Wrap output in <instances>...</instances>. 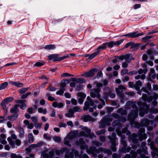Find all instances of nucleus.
<instances>
[{"label": "nucleus", "mask_w": 158, "mask_h": 158, "mask_svg": "<svg viewBox=\"0 0 158 158\" xmlns=\"http://www.w3.org/2000/svg\"><path fill=\"white\" fill-rule=\"evenodd\" d=\"M23 123L25 126L26 125L27 126V128L28 129H32L34 127L33 124L32 123H30L27 120H24Z\"/></svg>", "instance_id": "obj_33"}, {"label": "nucleus", "mask_w": 158, "mask_h": 158, "mask_svg": "<svg viewBox=\"0 0 158 158\" xmlns=\"http://www.w3.org/2000/svg\"><path fill=\"white\" fill-rule=\"evenodd\" d=\"M96 69H93L90 70L88 72H86L82 75V76H84L86 77H90L93 76L95 74V72Z\"/></svg>", "instance_id": "obj_26"}, {"label": "nucleus", "mask_w": 158, "mask_h": 158, "mask_svg": "<svg viewBox=\"0 0 158 158\" xmlns=\"http://www.w3.org/2000/svg\"><path fill=\"white\" fill-rule=\"evenodd\" d=\"M145 130L143 128H141L138 133V135L135 133H133L131 137L134 143H137L138 140L142 141L147 138V135L144 133Z\"/></svg>", "instance_id": "obj_8"}, {"label": "nucleus", "mask_w": 158, "mask_h": 158, "mask_svg": "<svg viewBox=\"0 0 158 158\" xmlns=\"http://www.w3.org/2000/svg\"><path fill=\"white\" fill-rule=\"evenodd\" d=\"M64 90L65 89H64L63 88H61L59 90L57 91L56 92V94H57L61 95L64 93Z\"/></svg>", "instance_id": "obj_52"}, {"label": "nucleus", "mask_w": 158, "mask_h": 158, "mask_svg": "<svg viewBox=\"0 0 158 158\" xmlns=\"http://www.w3.org/2000/svg\"><path fill=\"white\" fill-rule=\"evenodd\" d=\"M31 94V93L30 92H28L26 93L25 94H23L21 97V98L22 99H25L29 95H30Z\"/></svg>", "instance_id": "obj_53"}, {"label": "nucleus", "mask_w": 158, "mask_h": 158, "mask_svg": "<svg viewBox=\"0 0 158 158\" xmlns=\"http://www.w3.org/2000/svg\"><path fill=\"white\" fill-rule=\"evenodd\" d=\"M67 112L65 114V115L67 117L71 118L74 117V115L72 109H70L67 110Z\"/></svg>", "instance_id": "obj_31"}, {"label": "nucleus", "mask_w": 158, "mask_h": 158, "mask_svg": "<svg viewBox=\"0 0 158 158\" xmlns=\"http://www.w3.org/2000/svg\"><path fill=\"white\" fill-rule=\"evenodd\" d=\"M29 89V88H23L19 89V93L20 94H23L25 93Z\"/></svg>", "instance_id": "obj_46"}, {"label": "nucleus", "mask_w": 158, "mask_h": 158, "mask_svg": "<svg viewBox=\"0 0 158 158\" xmlns=\"http://www.w3.org/2000/svg\"><path fill=\"white\" fill-rule=\"evenodd\" d=\"M64 105V104L62 103H58L56 102H54L53 103L52 106L55 108L57 107L60 108L63 107Z\"/></svg>", "instance_id": "obj_32"}, {"label": "nucleus", "mask_w": 158, "mask_h": 158, "mask_svg": "<svg viewBox=\"0 0 158 158\" xmlns=\"http://www.w3.org/2000/svg\"><path fill=\"white\" fill-rule=\"evenodd\" d=\"M106 131L105 129H102L100 131H98L96 132V134L97 135H99L101 134H104Z\"/></svg>", "instance_id": "obj_59"}, {"label": "nucleus", "mask_w": 158, "mask_h": 158, "mask_svg": "<svg viewBox=\"0 0 158 158\" xmlns=\"http://www.w3.org/2000/svg\"><path fill=\"white\" fill-rule=\"evenodd\" d=\"M155 72V70L153 69H150V72L148 73V76L149 77V78H150V77Z\"/></svg>", "instance_id": "obj_62"}, {"label": "nucleus", "mask_w": 158, "mask_h": 158, "mask_svg": "<svg viewBox=\"0 0 158 158\" xmlns=\"http://www.w3.org/2000/svg\"><path fill=\"white\" fill-rule=\"evenodd\" d=\"M64 152H66L65 155V158H73L74 156L73 153L74 154L75 158H89V157L85 154L83 155L82 153H81L80 154H79L78 152L76 150H73L72 152H71L69 155L68 154V148L66 147L64 148H62L60 151V152L63 153Z\"/></svg>", "instance_id": "obj_6"}, {"label": "nucleus", "mask_w": 158, "mask_h": 158, "mask_svg": "<svg viewBox=\"0 0 158 158\" xmlns=\"http://www.w3.org/2000/svg\"><path fill=\"white\" fill-rule=\"evenodd\" d=\"M131 54H127L125 56L124 59L127 62L130 63L132 60H133Z\"/></svg>", "instance_id": "obj_34"}, {"label": "nucleus", "mask_w": 158, "mask_h": 158, "mask_svg": "<svg viewBox=\"0 0 158 158\" xmlns=\"http://www.w3.org/2000/svg\"><path fill=\"white\" fill-rule=\"evenodd\" d=\"M48 89L49 91H54L56 90V89L54 87L50 86L48 88Z\"/></svg>", "instance_id": "obj_63"}, {"label": "nucleus", "mask_w": 158, "mask_h": 158, "mask_svg": "<svg viewBox=\"0 0 158 158\" xmlns=\"http://www.w3.org/2000/svg\"><path fill=\"white\" fill-rule=\"evenodd\" d=\"M139 44H133L131 46V48L133 49V51H136L138 48Z\"/></svg>", "instance_id": "obj_45"}, {"label": "nucleus", "mask_w": 158, "mask_h": 158, "mask_svg": "<svg viewBox=\"0 0 158 158\" xmlns=\"http://www.w3.org/2000/svg\"><path fill=\"white\" fill-rule=\"evenodd\" d=\"M44 48L46 49L53 50L55 49L56 47L54 45L50 44L46 45Z\"/></svg>", "instance_id": "obj_37"}, {"label": "nucleus", "mask_w": 158, "mask_h": 158, "mask_svg": "<svg viewBox=\"0 0 158 158\" xmlns=\"http://www.w3.org/2000/svg\"><path fill=\"white\" fill-rule=\"evenodd\" d=\"M107 47V44L106 43L102 44L99 46L97 48V51H99V52L101 50L104 49Z\"/></svg>", "instance_id": "obj_38"}, {"label": "nucleus", "mask_w": 158, "mask_h": 158, "mask_svg": "<svg viewBox=\"0 0 158 158\" xmlns=\"http://www.w3.org/2000/svg\"><path fill=\"white\" fill-rule=\"evenodd\" d=\"M123 40H120L116 41H110V42L106 43L107 47L112 48L114 46H118L123 41Z\"/></svg>", "instance_id": "obj_23"}, {"label": "nucleus", "mask_w": 158, "mask_h": 158, "mask_svg": "<svg viewBox=\"0 0 158 158\" xmlns=\"http://www.w3.org/2000/svg\"><path fill=\"white\" fill-rule=\"evenodd\" d=\"M76 145L79 146L81 149H85L88 153L91 154L95 157H97V155L95 154V153H99L100 152H103L108 155H110L111 154V152L110 150L105 148L103 149L100 148L98 149L91 147L89 148V149H88V146L85 144V141L81 138L79 139V142H76Z\"/></svg>", "instance_id": "obj_3"}, {"label": "nucleus", "mask_w": 158, "mask_h": 158, "mask_svg": "<svg viewBox=\"0 0 158 158\" xmlns=\"http://www.w3.org/2000/svg\"><path fill=\"white\" fill-rule=\"evenodd\" d=\"M72 110L73 113L75 112H81V108L78 106H75L74 107L73 109H72Z\"/></svg>", "instance_id": "obj_48"}, {"label": "nucleus", "mask_w": 158, "mask_h": 158, "mask_svg": "<svg viewBox=\"0 0 158 158\" xmlns=\"http://www.w3.org/2000/svg\"><path fill=\"white\" fill-rule=\"evenodd\" d=\"M143 34V33H138L137 32H132L129 33V38H135L138 37Z\"/></svg>", "instance_id": "obj_28"}, {"label": "nucleus", "mask_w": 158, "mask_h": 158, "mask_svg": "<svg viewBox=\"0 0 158 158\" xmlns=\"http://www.w3.org/2000/svg\"><path fill=\"white\" fill-rule=\"evenodd\" d=\"M148 145L150 146V148L152 151L151 154L152 156V158H158V148H156L154 145V143L151 141L150 139L148 140Z\"/></svg>", "instance_id": "obj_12"}, {"label": "nucleus", "mask_w": 158, "mask_h": 158, "mask_svg": "<svg viewBox=\"0 0 158 158\" xmlns=\"http://www.w3.org/2000/svg\"><path fill=\"white\" fill-rule=\"evenodd\" d=\"M156 121H158V115L154 120H151L149 121L147 118L143 120L140 122V126L142 127L148 126V130L151 131L153 129V127L155 126V123Z\"/></svg>", "instance_id": "obj_9"}, {"label": "nucleus", "mask_w": 158, "mask_h": 158, "mask_svg": "<svg viewBox=\"0 0 158 158\" xmlns=\"http://www.w3.org/2000/svg\"><path fill=\"white\" fill-rule=\"evenodd\" d=\"M42 143L43 142H41L36 144H32L29 146V148H27L26 150L27 152H30L31 150L33 149L34 148L40 146Z\"/></svg>", "instance_id": "obj_27"}, {"label": "nucleus", "mask_w": 158, "mask_h": 158, "mask_svg": "<svg viewBox=\"0 0 158 158\" xmlns=\"http://www.w3.org/2000/svg\"><path fill=\"white\" fill-rule=\"evenodd\" d=\"M10 138H11V139L14 140H16L17 139V137L16 135L14 134H12L11 135L10 137Z\"/></svg>", "instance_id": "obj_64"}, {"label": "nucleus", "mask_w": 158, "mask_h": 158, "mask_svg": "<svg viewBox=\"0 0 158 158\" xmlns=\"http://www.w3.org/2000/svg\"><path fill=\"white\" fill-rule=\"evenodd\" d=\"M119 115L116 113H113L111 115L105 116L99 122V127L103 128L106 125L110 126V122L112 120V117L117 118L119 117Z\"/></svg>", "instance_id": "obj_7"}, {"label": "nucleus", "mask_w": 158, "mask_h": 158, "mask_svg": "<svg viewBox=\"0 0 158 158\" xmlns=\"http://www.w3.org/2000/svg\"><path fill=\"white\" fill-rule=\"evenodd\" d=\"M54 141L57 142H59L61 140V138L60 137L55 136L53 138Z\"/></svg>", "instance_id": "obj_58"}, {"label": "nucleus", "mask_w": 158, "mask_h": 158, "mask_svg": "<svg viewBox=\"0 0 158 158\" xmlns=\"http://www.w3.org/2000/svg\"><path fill=\"white\" fill-rule=\"evenodd\" d=\"M54 154V151H49V150H47L42 152L41 156L44 158H53Z\"/></svg>", "instance_id": "obj_20"}, {"label": "nucleus", "mask_w": 158, "mask_h": 158, "mask_svg": "<svg viewBox=\"0 0 158 158\" xmlns=\"http://www.w3.org/2000/svg\"><path fill=\"white\" fill-rule=\"evenodd\" d=\"M74 76L73 75H71V74H69L68 73H63L61 75V77H68V76L71 77V76Z\"/></svg>", "instance_id": "obj_57"}, {"label": "nucleus", "mask_w": 158, "mask_h": 158, "mask_svg": "<svg viewBox=\"0 0 158 158\" xmlns=\"http://www.w3.org/2000/svg\"><path fill=\"white\" fill-rule=\"evenodd\" d=\"M38 111L39 113L46 114L47 113V110L46 108L43 109L42 108H39L38 109Z\"/></svg>", "instance_id": "obj_43"}, {"label": "nucleus", "mask_w": 158, "mask_h": 158, "mask_svg": "<svg viewBox=\"0 0 158 158\" xmlns=\"http://www.w3.org/2000/svg\"><path fill=\"white\" fill-rule=\"evenodd\" d=\"M117 113L120 114L121 115H125L127 114V112L123 108H120L117 110Z\"/></svg>", "instance_id": "obj_36"}, {"label": "nucleus", "mask_w": 158, "mask_h": 158, "mask_svg": "<svg viewBox=\"0 0 158 158\" xmlns=\"http://www.w3.org/2000/svg\"><path fill=\"white\" fill-rule=\"evenodd\" d=\"M147 72V69L146 68L144 69L143 70L142 69H139L138 71L139 74L135 77V79L136 80L139 79H141V80L144 79L145 78V74Z\"/></svg>", "instance_id": "obj_15"}, {"label": "nucleus", "mask_w": 158, "mask_h": 158, "mask_svg": "<svg viewBox=\"0 0 158 158\" xmlns=\"http://www.w3.org/2000/svg\"><path fill=\"white\" fill-rule=\"evenodd\" d=\"M68 56H65L61 57H58V54H54L49 55L48 57L50 60H53L54 61H60L68 58Z\"/></svg>", "instance_id": "obj_16"}, {"label": "nucleus", "mask_w": 158, "mask_h": 158, "mask_svg": "<svg viewBox=\"0 0 158 158\" xmlns=\"http://www.w3.org/2000/svg\"><path fill=\"white\" fill-rule=\"evenodd\" d=\"M8 83L7 82H5L2 84L0 86V90L4 89H5L8 85Z\"/></svg>", "instance_id": "obj_47"}, {"label": "nucleus", "mask_w": 158, "mask_h": 158, "mask_svg": "<svg viewBox=\"0 0 158 158\" xmlns=\"http://www.w3.org/2000/svg\"><path fill=\"white\" fill-rule=\"evenodd\" d=\"M128 72V70L126 69H123L121 72V75H123L127 73Z\"/></svg>", "instance_id": "obj_61"}, {"label": "nucleus", "mask_w": 158, "mask_h": 158, "mask_svg": "<svg viewBox=\"0 0 158 158\" xmlns=\"http://www.w3.org/2000/svg\"><path fill=\"white\" fill-rule=\"evenodd\" d=\"M76 81L79 83H82L85 82V80L83 78H79L76 80Z\"/></svg>", "instance_id": "obj_55"}, {"label": "nucleus", "mask_w": 158, "mask_h": 158, "mask_svg": "<svg viewBox=\"0 0 158 158\" xmlns=\"http://www.w3.org/2000/svg\"><path fill=\"white\" fill-rule=\"evenodd\" d=\"M13 100V98L10 97L5 99L2 101L1 103V105L2 106L3 109L6 111V112H7L6 108V105L9 102L12 101Z\"/></svg>", "instance_id": "obj_22"}, {"label": "nucleus", "mask_w": 158, "mask_h": 158, "mask_svg": "<svg viewBox=\"0 0 158 158\" xmlns=\"http://www.w3.org/2000/svg\"><path fill=\"white\" fill-rule=\"evenodd\" d=\"M109 138L112 144L111 148L112 151L115 152L116 150V148L115 147L116 145V134L115 133H113L111 136H110Z\"/></svg>", "instance_id": "obj_18"}, {"label": "nucleus", "mask_w": 158, "mask_h": 158, "mask_svg": "<svg viewBox=\"0 0 158 158\" xmlns=\"http://www.w3.org/2000/svg\"><path fill=\"white\" fill-rule=\"evenodd\" d=\"M11 158H23L22 156L18 155H17L15 153H12L10 155Z\"/></svg>", "instance_id": "obj_44"}, {"label": "nucleus", "mask_w": 158, "mask_h": 158, "mask_svg": "<svg viewBox=\"0 0 158 158\" xmlns=\"http://www.w3.org/2000/svg\"><path fill=\"white\" fill-rule=\"evenodd\" d=\"M142 90L146 93V94H143V100L145 101L150 102L153 99L154 100L153 101L152 103L154 105H156L157 102L155 100L158 98V95L154 93L150 94L149 93L148 91H151V86L150 83L149 82L147 84V87H143Z\"/></svg>", "instance_id": "obj_5"}, {"label": "nucleus", "mask_w": 158, "mask_h": 158, "mask_svg": "<svg viewBox=\"0 0 158 158\" xmlns=\"http://www.w3.org/2000/svg\"><path fill=\"white\" fill-rule=\"evenodd\" d=\"M137 153L140 155V158L138 157L137 158H150L148 156H145L143 154H140L142 153L141 150L140 149H139L137 150ZM137 156V153L136 152L133 153L132 154L131 157L130 155L127 154L124 157V158H136V156Z\"/></svg>", "instance_id": "obj_17"}, {"label": "nucleus", "mask_w": 158, "mask_h": 158, "mask_svg": "<svg viewBox=\"0 0 158 158\" xmlns=\"http://www.w3.org/2000/svg\"><path fill=\"white\" fill-rule=\"evenodd\" d=\"M99 100L102 103V105L101 104H99L98 106V109H100L103 106H104L105 105V101L102 99L99 98Z\"/></svg>", "instance_id": "obj_42"}, {"label": "nucleus", "mask_w": 158, "mask_h": 158, "mask_svg": "<svg viewBox=\"0 0 158 158\" xmlns=\"http://www.w3.org/2000/svg\"><path fill=\"white\" fill-rule=\"evenodd\" d=\"M104 90L105 91L104 94L105 96H103V98L104 99L106 100L108 98V96L109 94L110 97L112 98H113L115 97V94L114 93L110 94V90L109 87H106Z\"/></svg>", "instance_id": "obj_19"}, {"label": "nucleus", "mask_w": 158, "mask_h": 158, "mask_svg": "<svg viewBox=\"0 0 158 158\" xmlns=\"http://www.w3.org/2000/svg\"><path fill=\"white\" fill-rule=\"evenodd\" d=\"M99 53V51H97L91 55H90L89 57V59H92L94 58L95 56H96Z\"/></svg>", "instance_id": "obj_41"}, {"label": "nucleus", "mask_w": 158, "mask_h": 158, "mask_svg": "<svg viewBox=\"0 0 158 158\" xmlns=\"http://www.w3.org/2000/svg\"><path fill=\"white\" fill-rule=\"evenodd\" d=\"M95 84H96L97 88L91 89L90 95L92 98H99L101 96L100 94L101 89L99 88L102 86L103 84L102 83H97V82H95Z\"/></svg>", "instance_id": "obj_10"}, {"label": "nucleus", "mask_w": 158, "mask_h": 158, "mask_svg": "<svg viewBox=\"0 0 158 158\" xmlns=\"http://www.w3.org/2000/svg\"><path fill=\"white\" fill-rule=\"evenodd\" d=\"M6 136L4 134H1L0 135V143H1L5 144L7 143V142L6 140Z\"/></svg>", "instance_id": "obj_30"}, {"label": "nucleus", "mask_w": 158, "mask_h": 158, "mask_svg": "<svg viewBox=\"0 0 158 158\" xmlns=\"http://www.w3.org/2000/svg\"><path fill=\"white\" fill-rule=\"evenodd\" d=\"M29 141L30 143L33 142L34 138L32 134L31 133H29L28 135Z\"/></svg>", "instance_id": "obj_50"}, {"label": "nucleus", "mask_w": 158, "mask_h": 158, "mask_svg": "<svg viewBox=\"0 0 158 158\" xmlns=\"http://www.w3.org/2000/svg\"><path fill=\"white\" fill-rule=\"evenodd\" d=\"M18 117V115L16 114H15L11 116H8V118L9 120L10 121H14Z\"/></svg>", "instance_id": "obj_40"}, {"label": "nucleus", "mask_w": 158, "mask_h": 158, "mask_svg": "<svg viewBox=\"0 0 158 158\" xmlns=\"http://www.w3.org/2000/svg\"><path fill=\"white\" fill-rule=\"evenodd\" d=\"M82 118L84 122H88V121L94 122L95 120L94 118H92L88 114L83 115L82 116Z\"/></svg>", "instance_id": "obj_25"}, {"label": "nucleus", "mask_w": 158, "mask_h": 158, "mask_svg": "<svg viewBox=\"0 0 158 158\" xmlns=\"http://www.w3.org/2000/svg\"><path fill=\"white\" fill-rule=\"evenodd\" d=\"M113 126L114 127L118 126V129H117L116 130V131L118 135L121 136V143L123 146V147L121 149H120V152L123 153H126V152H129L130 151L131 148L130 147H128L126 148L127 145L126 142L124 140L125 139V136L124 135H121L122 133H125L127 131V127L124 128L122 130V132L119 131V128H121V126L120 122L119 120H116L113 122Z\"/></svg>", "instance_id": "obj_4"}, {"label": "nucleus", "mask_w": 158, "mask_h": 158, "mask_svg": "<svg viewBox=\"0 0 158 158\" xmlns=\"http://www.w3.org/2000/svg\"><path fill=\"white\" fill-rule=\"evenodd\" d=\"M7 140L12 148H17V147L20 145L21 143L19 139H16L15 141L13 140L10 137L8 138Z\"/></svg>", "instance_id": "obj_14"}, {"label": "nucleus", "mask_w": 158, "mask_h": 158, "mask_svg": "<svg viewBox=\"0 0 158 158\" xmlns=\"http://www.w3.org/2000/svg\"><path fill=\"white\" fill-rule=\"evenodd\" d=\"M77 95L78 97H80L78 100L79 103L80 104H82L84 101V99L86 97V94L83 93H79L77 94Z\"/></svg>", "instance_id": "obj_24"}, {"label": "nucleus", "mask_w": 158, "mask_h": 158, "mask_svg": "<svg viewBox=\"0 0 158 158\" xmlns=\"http://www.w3.org/2000/svg\"><path fill=\"white\" fill-rule=\"evenodd\" d=\"M142 85V82L138 80L136 81L134 85V88L136 90L140 89V86Z\"/></svg>", "instance_id": "obj_35"}, {"label": "nucleus", "mask_w": 158, "mask_h": 158, "mask_svg": "<svg viewBox=\"0 0 158 158\" xmlns=\"http://www.w3.org/2000/svg\"><path fill=\"white\" fill-rule=\"evenodd\" d=\"M125 89L126 88L122 85H119L118 87L115 88L117 94L120 97L121 99V101L122 102L125 100V99H124V92Z\"/></svg>", "instance_id": "obj_13"}, {"label": "nucleus", "mask_w": 158, "mask_h": 158, "mask_svg": "<svg viewBox=\"0 0 158 158\" xmlns=\"http://www.w3.org/2000/svg\"><path fill=\"white\" fill-rule=\"evenodd\" d=\"M35 128L38 129H40L41 128L42 124L38 123L37 122L34 124Z\"/></svg>", "instance_id": "obj_56"}, {"label": "nucleus", "mask_w": 158, "mask_h": 158, "mask_svg": "<svg viewBox=\"0 0 158 158\" xmlns=\"http://www.w3.org/2000/svg\"><path fill=\"white\" fill-rule=\"evenodd\" d=\"M87 101H86L85 103V106L83 107V110L85 111H86L88 110L90 106H93L94 105V102L88 96L87 98Z\"/></svg>", "instance_id": "obj_21"}, {"label": "nucleus", "mask_w": 158, "mask_h": 158, "mask_svg": "<svg viewBox=\"0 0 158 158\" xmlns=\"http://www.w3.org/2000/svg\"><path fill=\"white\" fill-rule=\"evenodd\" d=\"M31 119L34 124L38 122V118L37 117H32L31 118Z\"/></svg>", "instance_id": "obj_51"}, {"label": "nucleus", "mask_w": 158, "mask_h": 158, "mask_svg": "<svg viewBox=\"0 0 158 158\" xmlns=\"http://www.w3.org/2000/svg\"><path fill=\"white\" fill-rule=\"evenodd\" d=\"M9 83L11 85L15 86L16 87L20 88L23 86V84L22 83H20L19 81L14 82L12 81H10Z\"/></svg>", "instance_id": "obj_29"}, {"label": "nucleus", "mask_w": 158, "mask_h": 158, "mask_svg": "<svg viewBox=\"0 0 158 158\" xmlns=\"http://www.w3.org/2000/svg\"><path fill=\"white\" fill-rule=\"evenodd\" d=\"M137 105L139 107V115L141 116H143L145 113L148 112L149 110V106L145 103L142 104L140 102H134L131 101H128L126 103L125 106V108L126 109H127L129 106L131 105H132L133 109L130 114L128 115V118L130 121V124L132 126L139 128H140L139 124L134 121L135 119L138 116V107L136 106Z\"/></svg>", "instance_id": "obj_1"}, {"label": "nucleus", "mask_w": 158, "mask_h": 158, "mask_svg": "<svg viewBox=\"0 0 158 158\" xmlns=\"http://www.w3.org/2000/svg\"><path fill=\"white\" fill-rule=\"evenodd\" d=\"M46 97L48 100L51 101H53L55 100L54 98L52 97L49 94H47L46 95Z\"/></svg>", "instance_id": "obj_49"}, {"label": "nucleus", "mask_w": 158, "mask_h": 158, "mask_svg": "<svg viewBox=\"0 0 158 158\" xmlns=\"http://www.w3.org/2000/svg\"><path fill=\"white\" fill-rule=\"evenodd\" d=\"M82 129L83 131H80L79 133L77 131H74L69 133L64 139V144L70 147L71 146V144L69 143L72 139L73 138L78 137L81 136L85 137H89L90 138L91 136L94 137H96V135L94 133L92 134V135H90V130L87 127H82Z\"/></svg>", "instance_id": "obj_2"}, {"label": "nucleus", "mask_w": 158, "mask_h": 158, "mask_svg": "<svg viewBox=\"0 0 158 158\" xmlns=\"http://www.w3.org/2000/svg\"><path fill=\"white\" fill-rule=\"evenodd\" d=\"M92 145L97 146H100L102 145V143L97 141H94L92 142Z\"/></svg>", "instance_id": "obj_54"}, {"label": "nucleus", "mask_w": 158, "mask_h": 158, "mask_svg": "<svg viewBox=\"0 0 158 158\" xmlns=\"http://www.w3.org/2000/svg\"><path fill=\"white\" fill-rule=\"evenodd\" d=\"M25 100H18L15 101V102L18 103L19 105H15L13 108L10 110V112L13 113H16L18 111V107L19 106L22 109H25L26 107V105L25 102Z\"/></svg>", "instance_id": "obj_11"}, {"label": "nucleus", "mask_w": 158, "mask_h": 158, "mask_svg": "<svg viewBox=\"0 0 158 158\" xmlns=\"http://www.w3.org/2000/svg\"><path fill=\"white\" fill-rule=\"evenodd\" d=\"M18 130L19 133V136L21 137H23L24 133V129L21 127H19Z\"/></svg>", "instance_id": "obj_39"}, {"label": "nucleus", "mask_w": 158, "mask_h": 158, "mask_svg": "<svg viewBox=\"0 0 158 158\" xmlns=\"http://www.w3.org/2000/svg\"><path fill=\"white\" fill-rule=\"evenodd\" d=\"M106 109L108 113L111 112L114 110V108L112 107H107Z\"/></svg>", "instance_id": "obj_60"}]
</instances>
